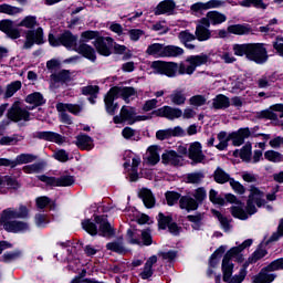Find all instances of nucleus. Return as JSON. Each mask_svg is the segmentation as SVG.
<instances>
[{"label": "nucleus", "instance_id": "obj_39", "mask_svg": "<svg viewBox=\"0 0 283 283\" xmlns=\"http://www.w3.org/2000/svg\"><path fill=\"white\" fill-rule=\"evenodd\" d=\"M103 33L94 30H86L81 33L80 43H90V41H98Z\"/></svg>", "mask_w": 283, "mask_h": 283}, {"label": "nucleus", "instance_id": "obj_20", "mask_svg": "<svg viewBox=\"0 0 283 283\" xmlns=\"http://www.w3.org/2000/svg\"><path fill=\"white\" fill-rule=\"evenodd\" d=\"M75 145L81 151H92L94 149V139L87 134L76 136Z\"/></svg>", "mask_w": 283, "mask_h": 283}, {"label": "nucleus", "instance_id": "obj_11", "mask_svg": "<svg viewBox=\"0 0 283 283\" xmlns=\"http://www.w3.org/2000/svg\"><path fill=\"white\" fill-rule=\"evenodd\" d=\"M247 138H251V129L249 127L239 128L228 135V140H232L233 147H242Z\"/></svg>", "mask_w": 283, "mask_h": 283}, {"label": "nucleus", "instance_id": "obj_23", "mask_svg": "<svg viewBox=\"0 0 283 283\" xmlns=\"http://www.w3.org/2000/svg\"><path fill=\"white\" fill-rule=\"evenodd\" d=\"M186 63L191 65L190 71L196 72V67H200L202 65H207L209 63V55L201 53L199 55H189L186 59Z\"/></svg>", "mask_w": 283, "mask_h": 283}, {"label": "nucleus", "instance_id": "obj_45", "mask_svg": "<svg viewBox=\"0 0 283 283\" xmlns=\"http://www.w3.org/2000/svg\"><path fill=\"white\" fill-rule=\"evenodd\" d=\"M197 41H209L211 39V31L202 25H197L195 31Z\"/></svg>", "mask_w": 283, "mask_h": 283}, {"label": "nucleus", "instance_id": "obj_9", "mask_svg": "<svg viewBox=\"0 0 283 283\" xmlns=\"http://www.w3.org/2000/svg\"><path fill=\"white\" fill-rule=\"evenodd\" d=\"M7 118L12 123H19L21 120H30V112L22 108L17 102L7 112Z\"/></svg>", "mask_w": 283, "mask_h": 283}, {"label": "nucleus", "instance_id": "obj_7", "mask_svg": "<svg viewBox=\"0 0 283 283\" xmlns=\"http://www.w3.org/2000/svg\"><path fill=\"white\" fill-rule=\"evenodd\" d=\"M30 216V210H28V207L25 206H20L19 211L12 209V208H7L2 211L1 217H0V223L6 224V222H12V220H18V219H25Z\"/></svg>", "mask_w": 283, "mask_h": 283}, {"label": "nucleus", "instance_id": "obj_57", "mask_svg": "<svg viewBox=\"0 0 283 283\" xmlns=\"http://www.w3.org/2000/svg\"><path fill=\"white\" fill-rule=\"evenodd\" d=\"M203 178L205 174L202 172H190L187 175L186 180L188 185H200Z\"/></svg>", "mask_w": 283, "mask_h": 283}, {"label": "nucleus", "instance_id": "obj_31", "mask_svg": "<svg viewBox=\"0 0 283 283\" xmlns=\"http://www.w3.org/2000/svg\"><path fill=\"white\" fill-rule=\"evenodd\" d=\"M213 109H229L231 99L224 94H219L212 99Z\"/></svg>", "mask_w": 283, "mask_h": 283}, {"label": "nucleus", "instance_id": "obj_48", "mask_svg": "<svg viewBox=\"0 0 283 283\" xmlns=\"http://www.w3.org/2000/svg\"><path fill=\"white\" fill-rule=\"evenodd\" d=\"M252 43H244V44H234L233 45V52L235 56H245L249 59V53L251 50Z\"/></svg>", "mask_w": 283, "mask_h": 283}, {"label": "nucleus", "instance_id": "obj_32", "mask_svg": "<svg viewBox=\"0 0 283 283\" xmlns=\"http://www.w3.org/2000/svg\"><path fill=\"white\" fill-rule=\"evenodd\" d=\"M233 269H235V264H233L228 259H222L221 271H222V280L223 282H229L233 277Z\"/></svg>", "mask_w": 283, "mask_h": 283}, {"label": "nucleus", "instance_id": "obj_61", "mask_svg": "<svg viewBox=\"0 0 283 283\" xmlns=\"http://www.w3.org/2000/svg\"><path fill=\"white\" fill-rule=\"evenodd\" d=\"M178 39L180 43L187 44V43H191V41H196V34L190 33L189 30H185L179 32Z\"/></svg>", "mask_w": 283, "mask_h": 283}, {"label": "nucleus", "instance_id": "obj_14", "mask_svg": "<svg viewBox=\"0 0 283 283\" xmlns=\"http://www.w3.org/2000/svg\"><path fill=\"white\" fill-rule=\"evenodd\" d=\"M74 52H77L83 59H86L87 61H91V63H96V48L92 46L87 43H81L77 45V48L73 49Z\"/></svg>", "mask_w": 283, "mask_h": 283}, {"label": "nucleus", "instance_id": "obj_64", "mask_svg": "<svg viewBox=\"0 0 283 283\" xmlns=\"http://www.w3.org/2000/svg\"><path fill=\"white\" fill-rule=\"evenodd\" d=\"M209 200L212 205H220V207H224V198L218 197V192L216 189H210L209 191Z\"/></svg>", "mask_w": 283, "mask_h": 283}, {"label": "nucleus", "instance_id": "obj_36", "mask_svg": "<svg viewBox=\"0 0 283 283\" xmlns=\"http://www.w3.org/2000/svg\"><path fill=\"white\" fill-rule=\"evenodd\" d=\"M51 78L54 83H70L72 81V73L70 70H61L59 73H53Z\"/></svg>", "mask_w": 283, "mask_h": 283}, {"label": "nucleus", "instance_id": "obj_5", "mask_svg": "<svg viewBox=\"0 0 283 283\" xmlns=\"http://www.w3.org/2000/svg\"><path fill=\"white\" fill-rule=\"evenodd\" d=\"M114 43H116L114 38L104 35H101L97 41H93L97 54L106 57L114 54Z\"/></svg>", "mask_w": 283, "mask_h": 283}, {"label": "nucleus", "instance_id": "obj_8", "mask_svg": "<svg viewBox=\"0 0 283 283\" xmlns=\"http://www.w3.org/2000/svg\"><path fill=\"white\" fill-rule=\"evenodd\" d=\"M45 40L43 39V28H38L36 30H29L25 34V42L23 44V50H31L35 45H43Z\"/></svg>", "mask_w": 283, "mask_h": 283}, {"label": "nucleus", "instance_id": "obj_60", "mask_svg": "<svg viewBox=\"0 0 283 283\" xmlns=\"http://www.w3.org/2000/svg\"><path fill=\"white\" fill-rule=\"evenodd\" d=\"M265 160L269 163H282V154L275 150H268L264 153Z\"/></svg>", "mask_w": 283, "mask_h": 283}, {"label": "nucleus", "instance_id": "obj_54", "mask_svg": "<svg viewBox=\"0 0 283 283\" xmlns=\"http://www.w3.org/2000/svg\"><path fill=\"white\" fill-rule=\"evenodd\" d=\"M165 198L168 207H174V205H178V200L182 198V195L176 191H167Z\"/></svg>", "mask_w": 283, "mask_h": 283}, {"label": "nucleus", "instance_id": "obj_13", "mask_svg": "<svg viewBox=\"0 0 283 283\" xmlns=\"http://www.w3.org/2000/svg\"><path fill=\"white\" fill-rule=\"evenodd\" d=\"M188 158L192 160L191 165H200L206 158L205 153H202V144L200 142L191 143L188 148Z\"/></svg>", "mask_w": 283, "mask_h": 283}, {"label": "nucleus", "instance_id": "obj_59", "mask_svg": "<svg viewBox=\"0 0 283 283\" xmlns=\"http://www.w3.org/2000/svg\"><path fill=\"white\" fill-rule=\"evenodd\" d=\"M3 180H4V185H7L9 189H13L14 191H17L18 189H21V184H19V180H17V178L10 175H6L3 176Z\"/></svg>", "mask_w": 283, "mask_h": 283}, {"label": "nucleus", "instance_id": "obj_37", "mask_svg": "<svg viewBox=\"0 0 283 283\" xmlns=\"http://www.w3.org/2000/svg\"><path fill=\"white\" fill-rule=\"evenodd\" d=\"M174 222V216L168 214L166 216L163 212H159L157 216V226L160 231H167L169 224Z\"/></svg>", "mask_w": 283, "mask_h": 283}, {"label": "nucleus", "instance_id": "obj_30", "mask_svg": "<svg viewBox=\"0 0 283 283\" xmlns=\"http://www.w3.org/2000/svg\"><path fill=\"white\" fill-rule=\"evenodd\" d=\"M146 54L154 56V59H165V44L153 43L148 45Z\"/></svg>", "mask_w": 283, "mask_h": 283}, {"label": "nucleus", "instance_id": "obj_1", "mask_svg": "<svg viewBox=\"0 0 283 283\" xmlns=\"http://www.w3.org/2000/svg\"><path fill=\"white\" fill-rule=\"evenodd\" d=\"M49 45L51 48H65L66 50H72V48L78 46V35H74L72 31L64 30L60 35H54V33H49L48 35Z\"/></svg>", "mask_w": 283, "mask_h": 283}, {"label": "nucleus", "instance_id": "obj_56", "mask_svg": "<svg viewBox=\"0 0 283 283\" xmlns=\"http://www.w3.org/2000/svg\"><path fill=\"white\" fill-rule=\"evenodd\" d=\"M262 244L259 245V248L249 256V262H259V260H262V258H266L269 255V251L261 248Z\"/></svg>", "mask_w": 283, "mask_h": 283}, {"label": "nucleus", "instance_id": "obj_3", "mask_svg": "<svg viewBox=\"0 0 283 283\" xmlns=\"http://www.w3.org/2000/svg\"><path fill=\"white\" fill-rule=\"evenodd\" d=\"M38 180L45 182L48 187H72L76 182L72 175H63L60 178L39 175Z\"/></svg>", "mask_w": 283, "mask_h": 283}, {"label": "nucleus", "instance_id": "obj_42", "mask_svg": "<svg viewBox=\"0 0 283 283\" xmlns=\"http://www.w3.org/2000/svg\"><path fill=\"white\" fill-rule=\"evenodd\" d=\"M96 221H92V219H84L82 221V229L88 233V235H98V226H96Z\"/></svg>", "mask_w": 283, "mask_h": 283}, {"label": "nucleus", "instance_id": "obj_34", "mask_svg": "<svg viewBox=\"0 0 283 283\" xmlns=\"http://www.w3.org/2000/svg\"><path fill=\"white\" fill-rule=\"evenodd\" d=\"M231 175L229 172L224 171V169L217 167V169L213 172V180L218 185H226V182H231Z\"/></svg>", "mask_w": 283, "mask_h": 283}, {"label": "nucleus", "instance_id": "obj_49", "mask_svg": "<svg viewBox=\"0 0 283 283\" xmlns=\"http://www.w3.org/2000/svg\"><path fill=\"white\" fill-rule=\"evenodd\" d=\"M106 250L112 251L113 253H117L118 255H125L127 253L125 245L117 241L108 242L106 244Z\"/></svg>", "mask_w": 283, "mask_h": 283}, {"label": "nucleus", "instance_id": "obj_28", "mask_svg": "<svg viewBox=\"0 0 283 283\" xmlns=\"http://www.w3.org/2000/svg\"><path fill=\"white\" fill-rule=\"evenodd\" d=\"M57 112H69L73 114V116H78L83 112V106L78 104H70V103H57L56 104Z\"/></svg>", "mask_w": 283, "mask_h": 283}, {"label": "nucleus", "instance_id": "obj_21", "mask_svg": "<svg viewBox=\"0 0 283 283\" xmlns=\"http://www.w3.org/2000/svg\"><path fill=\"white\" fill-rule=\"evenodd\" d=\"M161 163L164 165L179 167L180 163H182V156H180L176 150H168L161 155Z\"/></svg>", "mask_w": 283, "mask_h": 283}, {"label": "nucleus", "instance_id": "obj_25", "mask_svg": "<svg viewBox=\"0 0 283 283\" xmlns=\"http://www.w3.org/2000/svg\"><path fill=\"white\" fill-rule=\"evenodd\" d=\"M138 198H140V200H143L146 209H154V207H156V197H154V193H151V190H149L147 188H143L139 191Z\"/></svg>", "mask_w": 283, "mask_h": 283}, {"label": "nucleus", "instance_id": "obj_6", "mask_svg": "<svg viewBox=\"0 0 283 283\" xmlns=\"http://www.w3.org/2000/svg\"><path fill=\"white\" fill-rule=\"evenodd\" d=\"M94 222L98 224L97 235L101 238H114L116 235V229L112 227L107 217L101 214H93Z\"/></svg>", "mask_w": 283, "mask_h": 283}, {"label": "nucleus", "instance_id": "obj_53", "mask_svg": "<svg viewBox=\"0 0 283 283\" xmlns=\"http://www.w3.org/2000/svg\"><path fill=\"white\" fill-rule=\"evenodd\" d=\"M230 209L231 216H233L238 220H249V214L245 212L242 206H232Z\"/></svg>", "mask_w": 283, "mask_h": 283}, {"label": "nucleus", "instance_id": "obj_38", "mask_svg": "<svg viewBox=\"0 0 283 283\" xmlns=\"http://www.w3.org/2000/svg\"><path fill=\"white\" fill-rule=\"evenodd\" d=\"M185 54V50L177 45H165L164 49V59H171L177 56H182Z\"/></svg>", "mask_w": 283, "mask_h": 283}, {"label": "nucleus", "instance_id": "obj_40", "mask_svg": "<svg viewBox=\"0 0 283 283\" xmlns=\"http://www.w3.org/2000/svg\"><path fill=\"white\" fill-rule=\"evenodd\" d=\"M117 95L112 93V88L107 92L104 97L105 109L109 116H114V101H116Z\"/></svg>", "mask_w": 283, "mask_h": 283}, {"label": "nucleus", "instance_id": "obj_29", "mask_svg": "<svg viewBox=\"0 0 283 283\" xmlns=\"http://www.w3.org/2000/svg\"><path fill=\"white\" fill-rule=\"evenodd\" d=\"M179 207L180 209H186L188 213L190 211H198V201L189 196H181Z\"/></svg>", "mask_w": 283, "mask_h": 283}, {"label": "nucleus", "instance_id": "obj_46", "mask_svg": "<svg viewBox=\"0 0 283 283\" xmlns=\"http://www.w3.org/2000/svg\"><path fill=\"white\" fill-rule=\"evenodd\" d=\"M36 160V156L32 154H20L15 157L13 160L14 167H18V165H28L30 163H34Z\"/></svg>", "mask_w": 283, "mask_h": 283}, {"label": "nucleus", "instance_id": "obj_33", "mask_svg": "<svg viewBox=\"0 0 283 283\" xmlns=\"http://www.w3.org/2000/svg\"><path fill=\"white\" fill-rule=\"evenodd\" d=\"M227 253V245H220L211 255L209 259V266L211 269H216L218 264H220V258Z\"/></svg>", "mask_w": 283, "mask_h": 283}, {"label": "nucleus", "instance_id": "obj_50", "mask_svg": "<svg viewBox=\"0 0 283 283\" xmlns=\"http://www.w3.org/2000/svg\"><path fill=\"white\" fill-rule=\"evenodd\" d=\"M23 135L13 134L10 136H3L0 138V145L2 146H10V145H17L18 143H21L23 140Z\"/></svg>", "mask_w": 283, "mask_h": 283}, {"label": "nucleus", "instance_id": "obj_35", "mask_svg": "<svg viewBox=\"0 0 283 283\" xmlns=\"http://www.w3.org/2000/svg\"><path fill=\"white\" fill-rule=\"evenodd\" d=\"M169 98L174 105L180 106L187 103V95H185V91L181 88L172 91V93L169 95Z\"/></svg>", "mask_w": 283, "mask_h": 283}, {"label": "nucleus", "instance_id": "obj_17", "mask_svg": "<svg viewBox=\"0 0 283 283\" xmlns=\"http://www.w3.org/2000/svg\"><path fill=\"white\" fill-rule=\"evenodd\" d=\"M176 11V1L174 0H163L155 8V17H160V14H167L171 17Z\"/></svg>", "mask_w": 283, "mask_h": 283}, {"label": "nucleus", "instance_id": "obj_2", "mask_svg": "<svg viewBox=\"0 0 283 283\" xmlns=\"http://www.w3.org/2000/svg\"><path fill=\"white\" fill-rule=\"evenodd\" d=\"M151 69L155 70L157 74L168 76V78H176V76H178V63L176 62L157 60L151 63Z\"/></svg>", "mask_w": 283, "mask_h": 283}, {"label": "nucleus", "instance_id": "obj_63", "mask_svg": "<svg viewBox=\"0 0 283 283\" xmlns=\"http://www.w3.org/2000/svg\"><path fill=\"white\" fill-rule=\"evenodd\" d=\"M42 169H43V163H35V164L23 166L22 171H24V174H39V171H42Z\"/></svg>", "mask_w": 283, "mask_h": 283}, {"label": "nucleus", "instance_id": "obj_58", "mask_svg": "<svg viewBox=\"0 0 283 283\" xmlns=\"http://www.w3.org/2000/svg\"><path fill=\"white\" fill-rule=\"evenodd\" d=\"M142 245L151 247L154 244V238H151V229L147 228L142 231Z\"/></svg>", "mask_w": 283, "mask_h": 283}, {"label": "nucleus", "instance_id": "obj_10", "mask_svg": "<svg viewBox=\"0 0 283 283\" xmlns=\"http://www.w3.org/2000/svg\"><path fill=\"white\" fill-rule=\"evenodd\" d=\"M151 114L157 116V118H167V120H176V118H181L182 109L166 105L160 108L154 109Z\"/></svg>", "mask_w": 283, "mask_h": 283}, {"label": "nucleus", "instance_id": "obj_4", "mask_svg": "<svg viewBox=\"0 0 283 283\" xmlns=\"http://www.w3.org/2000/svg\"><path fill=\"white\" fill-rule=\"evenodd\" d=\"M248 61L256 63V65H264L269 61V51L264 48V43H252Z\"/></svg>", "mask_w": 283, "mask_h": 283}, {"label": "nucleus", "instance_id": "obj_62", "mask_svg": "<svg viewBox=\"0 0 283 283\" xmlns=\"http://www.w3.org/2000/svg\"><path fill=\"white\" fill-rule=\"evenodd\" d=\"M81 92L83 96H94V95H98V93L101 92V87L98 85H87V86H83L81 88Z\"/></svg>", "mask_w": 283, "mask_h": 283}, {"label": "nucleus", "instance_id": "obj_19", "mask_svg": "<svg viewBox=\"0 0 283 283\" xmlns=\"http://www.w3.org/2000/svg\"><path fill=\"white\" fill-rule=\"evenodd\" d=\"M275 277H277V274L273 273L269 265H266L253 276V283H272L275 282Z\"/></svg>", "mask_w": 283, "mask_h": 283}, {"label": "nucleus", "instance_id": "obj_55", "mask_svg": "<svg viewBox=\"0 0 283 283\" xmlns=\"http://www.w3.org/2000/svg\"><path fill=\"white\" fill-rule=\"evenodd\" d=\"M21 12V8L13 7L8 3L0 4V14H9L10 17H14V14H19Z\"/></svg>", "mask_w": 283, "mask_h": 283}, {"label": "nucleus", "instance_id": "obj_52", "mask_svg": "<svg viewBox=\"0 0 283 283\" xmlns=\"http://www.w3.org/2000/svg\"><path fill=\"white\" fill-rule=\"evenodd\" d=\"M21 81H14L7 85L4 98H12L13 94H17L21 90Z\"/></svg>", "mask_w": 283, "mask_h": 283}, {"label": "nucleus", "instance_id": "obj_26", "mask_svg": "<svg viewBox=\"0 0 283 283\" xmlns=\"http://www.w3.org/2000/svg\"><path fill=\"white\" fill-rule=\"evenodd\" d=\"M253 29H251V24H230L228 27L229 34H235L237 36H244V34H251Z\"/></svg>", "mask_w": 283, "mask_h": 283}, {"label": "nucleus", "instance_id": "obj_22", "mask_svg": "<svg viewBox=\"0 0 283 283\" xmlns=\"http://www.w3.org/2000/svg\"><path fill=\"white\" fill-rule=\"evenodd\" d=\"M253 196H262V190L260 188L252 186L250 189V195L247 201L245 212L248 216H255V212L258 211V208L255 207V203L253 202Z\"/></svg>", "mask_w": 283, "mask_h": 283}, {"label": "nucleus", "instance_id": "obj_15", "mask_svg": "<svg viewBox=\"0 0 283 283\" xmlns=\"http://www.w3.org/2000/svg\"><path fill=\"white\" fill-rule=\"evenodd\" d=\"M2 227L7 233H24V231H30V224L25 221H7L2 223Z\"/></svg>", "mask_w": 283, "mask_h": 283}, {"label": "nucleus", "instance_id": "obj_27", "mask_svg": "<svg viewBox=\"0 0 283 283\" xmlns=\"http://www.w3.org/2000/svg\"><path fill=\"white\" fill-rule=\"evenodd\" d=\"M24 101L29 105H33L31 109H34L35 107H42V105H45V103H48V101L45 99V97H43V94L41 92H33L29 94Z\"/></svg>", "mask_w": 283, "mask_h": 283}, {"label": "nucleus", "instance_id": "obj_44", "mask_svg": "<svg viewBox=\"0 0 283 283\" xmlns=\"http://www.w3.org/2000/svg\"><path fill=\"white\" fill-rule=\"evenodd\" d=\"M251 156H253V145L247 142L240 149V158L243 163H251Z\"/></svg>", "mask_w": 283, "mask_h": 283}, {"label": "nucleus", "instance_id": "obj_12", "mask_svg": "<svg viewBox=\"0 0 283 283\" xmlns=\"http://www.w3.org/2000/svg\"><path fill=\"white\" fill-rule=\"evenodd\" d=\"M33 138H38L39 140H46L48 143H55L56 145H63V143H65V136L52 130L36 132L33 135Z\"/></svg>", "mask_w": 283, "mask_h": 283}, {"label": "nucleus", "instance_id": "obj_16", "mask_svg": "<svg viewBox=\"0 0 283 283\" xmlns=\"http://www.w3.org/2000/svg\"><path fill=\"white\" fill-rule=\"evenodd\" d=\"M0 32H3L9 36V39H20L21 31L14 28V22L10 19L1 20L0 21Z\"/></svg>", "mask_w": 283, "mask_h": 283}, {"label": "nucleus", "instance_id": "obj_41", "mask_svg": "<svg viewBox=\"0 0 283 283\" xmlns=\"http://www.w3.org/2000/svg\"><path fill=\"white\" fill-rule=\"evenodd\" d=\"M207 17L210 19L211 25H220L227 21V15L219 11H209Z\"/></svg>", "mask_w": 283, "mask_h": 283}, {"label": "nucleus", "instance_id": "obj_43", "mask_svg": "<svg viewBox=\"0 0 283 283\" xmlns=\"http://www.w3.org/2000/svg\"><path fill=\"white\" fill-rule=\"evenodd\" d=\"M242 8H256V10H266L269 4L264 3V0H243L239 2Z\"/></svg>", "mask_w": 283, "mask_h": 283}, {"label": "nucleus", "instance_id": "obj_47", "mask_svg": "<svg viewBox=\"0 0 283 283\" xmlns=\"http://www.w3.org/2000/svg\"><path fill=\"white\" fill-rule=\"evenodd\" d=\"M212 213L219 220L221 229H223L226 233H228V231H231V220H229L227 217L223 216L222 212L218 210H212Z\"/></svg>", "mask_w": 283, "mask_h": 283}, {"label": "nucleus", "instance_id": "obj_24", "mask_svg": "<svg viewBox=\"0 0 283 283\" xmlns=\"http://www.w3.org/2000/svg\"><path fill=\"white\" fill-rule=\"evenodd\" d=\"M224 2L222 0H210L208 2H197L190 7L192 12H201V10H211L212 8H220Z\"/></svg>", "mask_w": 283, "mask_h": 283}, {"label": "nucleus", "instance_id": "obj_18", "mask_svg": "<svg viewBox=\"0 0 283 283\" xmlns=\"http://www.w3.org/2000/svg\"><path fill=\"white\" fill-rule=\"evenodd\" d=\"M111 94H116L117 97L120 95L125 103H129V98H132V96H136L138 92L134 86H113L111 87Z\"/></svg>", "mask_w": 283, "mask_h": 283}, {"label": "nucleus", "instance_id": "obj_51", "mask_svg": "<svg viewBox=\"0 0 283 283\" xmlns=\"http://www.w3.org/2000/svg\"><path fill=\"white\" fill-rule=\"evenodd\" d=\"M202 213L197 212L196 214H188L186 217V219L188 220V222H192V229L195 231H200L201 227H202Z\"/></svg>", "mask_w": 283, "mask_h": 283}]
</instances>
